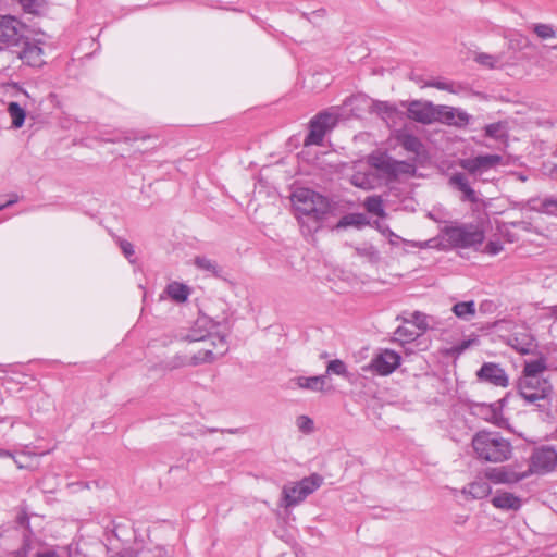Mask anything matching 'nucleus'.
<instances>
[{
	"mask_svg": "<svg viewBox=\"0 0 557 557\" xmlns=\"http://www.w3.org/2000/svg\"><path fill=\"white\" fill-rule=\"evenodd\" d=\"M472 447L479 460L504 462L511 458L512 445L499 432L480 431L472 437Z\"/></svg>",
	"mask_w": 557,
	"mask_h": 557,
	"instance_id": "1",
	"label": "nucleus"
},
{
	"mask_svg": "<svg viewBox=\"0 0 557 557\" xmlns=\"http://www.w3.org/2000/svg\"><path fill=\"white\" fill-rule=\"evenodd\" d=\"M293 200L296 210L307 219V222L313 223L312 228L319 230L330 211L327 198L309 188H301L293 194Z\"/></svg>",
	"mask_w": 557,
	"mask_h": 557,
	"instance_id": "2",
	"label": "nucleus"
},
{
	"mask_svg": "<svg viewBox=\"0 0 557 557\" xmlns=\"http://www.w3.org/2000/svg\"><path fill=\"white\" fill-rule=\"evenodd\" d=\"M445 239L455 248H476L484 242L482 227L473 223H456L442 230Z\"/></svg>",
	"mask_w": 557,
	"mask_h": 557,
	"instance_id": "3",
	"label": "nucleus"
},
{
	"mask_svg": "<svg viewBox=\"0 0 557 557\" xmlns=\"http://www.w3.org/2000/svg\"><path fill=\"white\" fill-rule=\"evenodd\" d=\"M519 395L530 405H535L544 410L549 405V397L553 394V385L548 379H519Z\"/></svg>",
	"mask_w": 557,
	"mask_h": 557,
	"instance_id": "4",
	"label": "nucleus"
},
{
	"mask_svg": "<svg viewBox=\"0 0 557 557\" xmlns=\"http://www.w3.org/2000/svg\"><path fill=\"white\" fill-rule=\"evenodd\" d=\"M323 482L319 474H311L302 480L286 484L282 491V500L285 507H294L305 500L310 494L317 491Z\"/></svg>",
	"mask_w": 557,
	"mask_h": 557,
	"instance_id": "5",
	"label": "nucleus"
},
{
	"mask_svg": "<svg viewBox=\"0 0 557 557\" xmlns=\"http://www.w3.org/2000/svg\"><path fill=\"white\" fill-rule=\"evenodd\" d=\"M211 344L214 348H201L196 354H194L190 358L182 359L180 362L175 363L174 367H181V366H199L202 363H212L218 358L223 357L227 350V342L225 336L223 335H215L211 336Z\"/></svg>",
	"mask_w": 557,
	"mask_h": 557,
	"instance_id": "6",
	"label": "nucleus"
},
{
	"mask_svg": "<svg viewBox=\"0 0 557 557\" xmlns=\"http://www.w3.org/2000/svg\"><path fill=\"white\" fill-rule=\"evenodd\" d=\"M557 467V451L553 446L543 445L535 447L530 456V462L525 472L531 474H546Z\"/></svg>",
	"mask_w": 557,
	"mask_h": 557,
	"instance_id": "7",
	"label": "nucleus"
},
{
	"mask_svg": "<svg viewBox=\"0 0 557 557\" xmlns=\"http://www.w3.org/2000/svg\"><path fill=\"white\" fill-rule=\"evenodd\" d=\"M25 35V26L14 16L0 15V48H18Z\"/></svg>",
	"mask_w": 557,
	"mask_h": 557,
	"instance_id": "8",
	"label": "nucleus"
},
{
	"mask_svg": "<svg viewBox=\"0 0 557 557\" xmlns=\"http://www.w3.org/2000/svg\"><path fill=\"white\" fill-rule=\"evenodd\" d=\"M336 124V117L327 112L315 115L309 124V133L305 138V146L321 145L326 132Z\"/></svg>",
	"mask_w": 557,
	"mask_h": 557,
	"instance_id": "9",
	"label": "nucleus"
},
{
	"mask_svg": "<svg viewBox=\"0 0 557 557\" xmlns=\"http://www.w3.org/2000/svg\"><path fill=\"white\" fill-rule=\"evenodd\" d=\"M503 158L499 154H483L474 158L459 160V166L466 170L474 177H481L491 169L502 163Z\"/></svg>",
	"mask_w": 557,
	"mask_h": 557,
	"instance_id": "10",
	"label": "nucleus"
},
{
	"mask_svg": "<svg viewBox=\"0 0 557 557\" xmlns=\"http://www.w3.org/2000/svg\"><path fill=\"white\" fill-rule=\"evenodd\" d=\"M400 360L399 354L385 349L371 360L370 368L380 375H388L399 367Z\"/></svg>",
	"mask_w": 557,
	"mask_h": 557,
	"instance_id": "11",
	"label": "nucleus"
},
{
	"mask_svg": "<svg viewBox=\"0 0 557 557\" xmlns=\"http://www.w3.org/2000/svg\"><path fill=\"white\" fill-rule=\"evenodd\" d=\"M12 52L29 66H40L44 64L41 47L32 42L25 35L21 46L18 48H14Z\"/></svg>",
	"mask_w": 557,
	"mask_h": 557,
	"instance_id": "12",
	"label": "nucleus"
},
{
	"mask_svg": "<svg viewBox=\"0 0 557 557\" xmlns=\"http://www.w3.org/2000/svg\"><path fill=\"white\" fill-rule=\"evenodd\" d=\"M486 476L496 484H513L528 478V472H525V470H517L516 468L508 466L490 469L486 472Z\"/></svg>",
	"mask_w": 557,
	"mask_h": 557,
	"instance_id": "13",
	"label": "nucleus"
},
{
	"mask_svg": "<svg viewBox=\"0 0 557 557\" xmlns=\"http://www.w3.org/2000/svg\"><path fill=\"white\" fill-rule=\"evenodd\" d=\"M471 116L463 110L448 107V106H437L436 110V121L457 127L466 126Z\"/></svg>",
	"mask_w": 557,
	"mask_h": 557,
	"instance_id": "14",
	"label": "nucleus"
},
{
	"mask_svg": "<svg viewBox=\"0 0 557 557\" xmlns=\"http://www.w3.org/2000/svg\"><path fill=\"white\" fill-rule=\"evenodd\" d=\"M476 376L480 381L488 382L495 386L506 387L508 385V376L497 363H484L478 371Z\"/></svg>",
	"mask_w": 557,
	"mask_h": 557,
	"instance_id": "15",
	"label": "nucleus"
},
{
	"mask_svg": "<svg viewBox=\"0 0 557 557\" xmlns=\"http://www.w3.org/2000/svg\"><path fill=\"white\" fill-rule=\"evenodd\" d=\"M437 106L431 102L412 101L408 107V116L422 124L436 121Z\"/></svg>",
	"mask_w": 557,
	"mask_h": 557,
	"instance_id": "16",
	"label": "nucleus"
},
{
	"mask_svg": "<svg viewBox=\"0 0 557 557\" xmlns=\"http://www.w3.org/2000/svg\"><path fill=\"white\" fill-rule=\"evenodd\" d=\"M212 322L207 318H200L196 321L195 326L184 336L182 339L189 343L201 342L206 343L211 339V336L219 335L218 333H211Z\"/></svg>",
	"mask_w": 557,
	"mask_h": 557,
	"instance_id": "17",
	"label": "nucleus"
},
{
	"mask_svg": "<svg viewBox=\"0 0 557 557\" xmlns=\"http://www.w3.org/2000/svg\"><path fill=\"white\" fill-rule=\"evenodd\" d=\"M449 185L462 193L461 200L475 203L479 201L475 190L470 186L467 176L461 173H455L449 177Z\"/></svg>",
	"mask_w": 557,
	"mask_h": 557,
	"instance_id": "18",
	"label": "nucleus"
},
{
	"mask_svg": "<svg viewBox=\"0 0 557 557\" xmlns=\"http://www.w3.org/2000/svg\"><path fill=\"white\" fill-rule=\"evenodd\" d=\"M369 161L374 169L385 175L388 180H395L397 160L385 153H380L371 156Z\"/></svg>",
	"mask_w": 557,
	"mask_h": 557,
	"instance_id": "19",
	"label": "nucleus"
},
{
	"mask_svg": "<svg viewBox=\"0 0 557 557\" xmlns=\"http://www.w3.org/2000/svg\"><path fill=\"white\" fill-rule=\"evenodd\" d=\"M293 382L302 389H308L311 392H329L332 389L331 386H327L326 375H314V376H298L293 380Z\"/></svg>",
	"mask_w": 557,
	"mask_h": 557,
	"instance_id": "20",
	"label": "nucleus"
},
{
	"mask_svg": "<svg viewBox=\"0 0 557 557\" xmlns=\"http://www.w3.org/2000/svg\"><path fill=\"white\" fill-rule=\"evenodd\" d=\"M394 139L396 140L397 145L401 146L406 151L416 156H419L421 149L423 148L421 140L406 129H397L394 133Z\"/></svg>",
	"mask_w": 557,
	"mask_h": 557,
	"instance_id": "21",
	"label": "nucleus"
},
{
	"mask_svg": "<svg viewBox=\"0 0 557 557\" xmlns=\"http://www.w3.org/2000/svg\"><path fill=\"white\" fill-rule=\"evenodd\" d=\"M528 205L532 211L557 216V197L531 198Z\"/></svg>",
	"mask_w": 557,
	"mask_h": 557,
	"instance_id": "22",
	"label": "nucleus"
},
{
	"mask_svg": "<svg viewBox=\"0 0 557 557\" xmlns=\"http://www.w3.org/2000/svg\"><path fill=\"white\" fill-rule=\"evenodd\" d=\"M492 505L503 510H518L521 507V499L509 492L497 493L492 498Z\"/></svg>",
	"mask_w": 557,
	"mask_h": 557,
	"instance_id": "23",
	"label": "nucleus"
},
{
	"mask_svg": "<svg viewBox=\"0 0 557 557\" xmlns=\"http://www.w3.org/2000/svg\"><path fill=\"white\" fill-rule=\"evenodd\" d=\"M462 493L469 495L473 499H482L491 493V485L485 480H476L468 484Z\"/></svg>",
	"mask_w": 557,
	"mask_h": 557,
	"instance_id": "24",
	"label": "nucleus"
},
{
	"mask_svg": "<svg viewBox=\"0 0 557 557\" xmlns=\"http://www.w3.org/2000/svg\"><path fill=\"white\" fill-rule=\"evenodd\" d=\"M165 293L172 300L181 304V302H185L188 299L190 289L185 284H182L178 282H172L166 286Z\"/></svg>",
	"mask_w": 557,
	"mask_h": 557,
	"instance_id": "25",
	"label": "nucleus"
},
{
	"mask_svg": "<svg viewBox=\"0 0 557 557\" xmlns=\"http://www.w3.org/2000/svg\"><path fill=\"white\" fill-rule=\"evenodd\" d=\"M194 264L202 270L212 273L215 277H222L223 269L214 261L203 256H197Z\"/></svg>",
	"mask_w": 557,
	"mask_h": 557,
	"instance_id": "26",
	"label": "nucleus"
},
{
	"mask_svg": "<svg viewBox=\"0 0 557 557\" xmlns=\"http://www.w3.org/2000/svg\"><path fill=\"white\" fill-rule=\"evenodd\" d=\"M451 311L457 318L468 321L475 314V302L473 300L457 302Z\"/></svg>",
	"mask_w": 557,
	"mask_h": 557,
	"instance_id": "27",
	"label": "nucleus"
},
{
	"mask_svg": "<svg viewBox=\"0 0 557 557\" xmlns=\"http://www.w3.org/2000/svg\"><path fill=\"white\" fill-rule=\"evenodd\" d=\"M545 370L546 364L543 360H534L527 362L520 379H531V376H537V379H545Z\"/></svg>",
	"mask_w": 557,
	"mask_h": 557,
	"instance_id": "28",
	"label": "nucleus"
},
{
	"mask_svg": "<svg viewBox=\"0 0 557 557\" xmlns=\"http://www.w3.org/2000/svg\"><path fill=\"white\" fill-rule=\"evenodd\" d=\"M372 111L383 120H392L397 113L396 107L387 101H374Z\"/></svg>",
	"mask_w": 557,
	"mask_h": 557,
	"instance_id": "29",
	"label": "nucleus"
},
{
	"mask_svg": "<svg viewBox=\"0 0 557 557\" xmlns=\"http://www.w3.org/2000/svg\"><path fill=\"white\" fill-rule=\"evenodd\" d=\"M8 112L12 119V126L14 128H21L25 122V110L17 102H10L8 106Z\"/></svg>",
	"mask_w": 557,
	"mask_h": 557,
	"instance_id": "30",
	"label": "nucleus"
},
{
	"mask_svg": "<svg viewBox=\"0 0 557 557\" xmlns=\"http://www.w3.org/2000/svg\"><path fill=\"white\" fill-rule=\"evenodd\" d=\"M368 224L367 216L363 213H349L344 215L337 224V227L356 226L361 227Z\"/></svg>",
	"mask_w": 557,
	"mask_h": 557,
	"instance_id": "31",
	"label": "nucleus"
},
{
	"mask_svg": "<svg viewBox=\"0 0 557 557\" xmlns=\"http://www.w3.org/2000/svg\"><path fill=\"white\" fill-rule=\"evenodd\" d=\"M330 374H335L346 379L349 376L347 366L341 359H334L327 363L326 371L323 375H326L327 379Z\"/></svg>",
	"mask_w": 557,
	"mask_h": 557,
	"instance_id": "32",
	"label": "nucleus"
},
{
	"mask_svg": "<svg viewBox=\"0 0 557 557\" xmlns=\"http://www.w3.org/2000/svg\"><path fill=\"white\" fill-rule=\"evenodd\" d=\"M364 208L369 213L383 218L385 215L383 201L380 196H370L364 201Z\"/></svg>",
	"mask_w": 557,
	"mask_h": 557,
	"instance_id": "33",
	"label": "nucleus"
},
{
	"mask_svg": "<svg viewBox=\"0 0 557 557\" xmlns=\"http://www.w3.org/2000/svg\"><path fill=\"white\" fill-rule=\"evenodd\" d=\"M532 29L534 34L542 40H549L556 38V30L550 24H533Z\"/></svg>",
	"mask_w": 557,
	"mask_h": 557,
	"instance_id": "34",
	"label": "nucleus"
},
{
	"mask_svg": "<svg viewBox=\"0 0 557 557\" xmlns=\"http://www.w3.org/2000/svg\"><path fill=\"white\" fill-rule=\"evenodd\" d=\"M475 61L488 69H497L503 65L502 57L500 55H493L488 53H479L475 57Z\"/></svg>",
	"mask_w": 557,
	"mask_h": 557,
	"instance_id": "35",
	"label": "nucleus"
},
{
	"mask_svg": "<svg viewBox=\"0 0 557 557\" xmlns=\"http://www.w3.org/2000/svg\"><path fill=\"white\" fill-rule=\"evenodd\" d=\"M420 334L407 326H398L394 332V341L400 343L413 342Z\"/></svg>",
	"mask_w": 557,
	"mask_h": 557,
	"instance_id": "36",
	"label": "nucleus"
},
{
	"mask_svg": "<svg viewBox=\"0 0 557 557\" xmlns=\"http://www.w3.org/2000/svg\"><path fill=\"white\" fill-rule=\"evenodd\" d=\"M23 10L30 14H38L46 5L45 0H17Z\"/></svg>",
	"mask_w": 557,
	"mask_h": 557,
	"instance_id": "37",
	"label": "nucleus"
},
{
	"mask_svg": "<svg viewBox=\"0 0 557 557\" xmlns=\"http://www.w3.org/2000/svg\"><path fill=\"white\" fill-rule=\"evenodd\" d=\"M429 319H431V317L426 315L425 313L421 311H414L411 314V320H404V322H412L420 331L424 332L429 327Z\"/></svg>",
	"mask_w": 557,
	"mask_h": 557,
	"instance_id": "38",
	"label": "nucleus"
},
{
	"mask_svg": "<svg viewBox=\"0 0 557 557\" xmlns=\"http://www.w3.org/2000/svg\"><path fill=\"white\" fill-rule=\"evenodd\" d=\"M416 170L417 169H416V165L413 162L397 160V166H396V171H395V180H397L398 176L401 174L413 175L416 173Z\"/></svg>",
	"mask_w": 557,
	"mask_h": 557,
	"instance_id": "39",
	"label": "nucleus"
},
{
	"mask_svg": "<svg viewBox=\"0 0 557 557\" xmlns=\"http://www.w3.org/2000/svg\"><path fill=\"white\" fill-rule=\"evenodd\" d=\"M297 428L299 431L306 434H310L314 430V423L308 416H299L296 420Z\"/></svg>",
	"mask_w": 557,
	"mask_h": 557,
	"instance_id": "40",
	"label": "nucleus"
},
{
	"mask_svg": "<svg viewBox=\"0 0 557 557\" xmlns=\"http://www.w3.org/2000/svg\"><path fill=\"white\" fill-rule=\"evenodd\" d=\"M504 126L502 123H491L484 127L485 136L494 139L502 138L504 136Z\"/></svg>",
	"mask_w": 557,
	"mask_h": 557,
	"instance_id": "41",
	"label": "nucleus"
},
{
	"mask_svg": "<svg viewBox=\"0 0 557 557\" xmlns=\"http://www.w3.org/2000/svg\"><path fill=\"white\" fill-rule=\"evenodd\" d=\"M424 86L435 87L440 90H447L450 92H456V90L454 89V84L445 82V81L433 79V81L426 82L424 84Z\"/></svg>",
	"mask_w": 557,
	"mask_h": 557,
	"instance_id": "42",
	"label": "nucleus"
},
{
	"mask_svg": "<svg viewBox=\"0 0 557 557\" xmlns=\"http://www.w3.org/2000/svg\"><path fill=\"white\" fill-rule=\"evenodd\" d=\"M119 246H120L123 255L125 256V258L128 259L129 262H134V260L132 259L135 255V249H134L133 244L125 239H120Z\"/></svg>",
	"mask_w": 557,
	"mask_h": 557,
	"instance_id": "43",
	"label": "nucleus"
},
{
	"mask_svg": "<svg viewBox=\"0 0 557 557\" xmlns=\"http://www.w3.org/2000/svg\"><path fill=\"white\" fill-rule=\"evenodd\" d=\"M503 244L500 240H490L484 248V252L490 256H496L503 250Z\"/></svg>",
	"mask_w": 557,
	"mask_h": 557,
	"instance_id": "44",
	"label": "nucleus"
},
{
	"mask_svg": "<svg viewBox=\"0 0 557 557\" xmlns=\"http://www.w3.org/2000/svg\"><path fill=\"white\" fill-rule=\"evenodd\" d=\"M472 344V341L470 339H467V341H462L461 343L453 346L450 349H449V352L451 355H460L462 354L466 349H468L470 347V345Z\"/></svg>",
	"mask_w": 557,
	"mask_h": 557,
	"instance_id": "45",
	"label": "nucleus"
},
{
	"mask_svg": "<svg viewBox=\"0 0 557 557\" xmlns=\"http://www.w3.org/2000/svg\"><path fill=\"white\" fill-rule=\"evenodd\" d=\"M544 172L553 178H557V163L556 164H544Z\"/></svg>",
	"mask_w": 557,
	"mask_h": 557,
	"instance_id": "46",
	"label": "nucleus"
},
{
	"mask_svg": "<svg viewBox=\"0 0 557 557\" xmlns=\"http://www.w3.org/2000/svg\"><path fill=\"white\" fill-rule=\"evenodd\" d=\"M18 199H20V197L16 194L10 195V199L7 202L0 205V211L13 206L14 203H16L18 201Z\"/></svg>",
	"mask_w": 557,
	"mask_h": 557,
	"instance_id": "47",
	"label": "nucleus"
},
{
	"mask_svg": "<svg viewBox=\"0 0 557 557\" xmlns=\"http://www.w3.org/2000/svg\"><path fill=\"white\" fill-rule=\"evenodd\" d=\"M513 347L522 355H527L532 350V343L523 344L522 347H518V345H513Z\"/></svg>",
	"mask_w": 557,
	"mask_h": 557,
	"instance_id": "48",
	"label": "nucleus"
},
{
	"mask_svg": "<svg viewBox=\"0 0 557 557\" xmlns=\"http://www.w3.org/2000/svg\"><path fill=\"white\" fill-rule=\"evenodd\" d=\"M136 139H137V137H135V136L125 135L123 137H120V136L114 137V138L110 139V141L117 143V141H121V140L129 141V140H136Z\"/></svg>",
	"mask_w": 557,
	"mask_h": 557,
	"instance_id": "49",
	"label": "nucleus"
},
{
	"mask_svg": "<svg viewBox=\"0 0 557 557\" xmlns=\"http://www.w3.org/2000/svg\"><path fill=\"white\" fill-rule=\"evenodd\" d=\"M36 557H59L54 550H46L37 553Z\"/></svg>",
	"mask_w": 557,
	"mask_h": 557,
	"instance_id": "50",
	"label": "nucleus"
},
{
	"mask_svg": "<svg viewBox=\"0 0 557 557\" xmlns=\"http://www.w3.org/2000/svg\"><path fill=\"white\" fill-rule=\"evenodd\" d=\"M358 180H359V177H358V176H354V178H352V183H354L356 186H359V187L366 188L364 183H363V182H362V183H360Z\"/></svg>",
	"mask_w": 557,
	"mask_h": 557,
	"instance_id": "51",
	"label": "nucleus"
},
{
	"mask_svg": "<svg viewBox=\"0 0 557 557\" xmlns=\"http://www.w3.org/2000/svg\"><path fill=\"white\" fill-rule=\"evenodd\" d=\"M0 457H12V454L9 450L0 449Z\"/></svg>",
	"mask_w": 557,
	"mask_h": 557,
	"instance_id": "52",
	"label": "nucleus"
},
{
	"mask_svg": "<svg viewBox=\"0 0 557 557\" xmlns=\"http://www.w3.org/2000/svg\"><path fill=\"white\" fill-rule=\"evenodd\" d=\"M203 348H214L211 344V341L208 339L206 343H203Z\"/></svg>",
	"mask_w": 557,
	"mask_h": 557,
	"instance_id": "53",
	"label": "nucleus"
},
{
	"mask_svg": "<svg viewBox=\"0 0 557 557\" xmlns=\"http://www.w3.org/2000/svg\"><path fill=\"white\" fill-rule=\"evenodd\" d=\"M221 432H227V433H231V434H235L238 432L237 429H228V430H221Z\"/></svg>",
	"mask_w": 557,
	"mask_h": 557,
	"instance_id": "54",
	"label": "nucleus"
},
{
	"mask_svg": "<svg viewBox=\"0 0 557 557\" xmlns=\"http://www.w3.org/2000/svg\"><path fill=\"white\" fill-rule=\"evenodd\" d=\"M410 78L413 81L420 82V79L418 77H416L413 74L410 76Z\"/></svg>",
	"mask_w": 557,
	"mask_h": 557,
	"instance_id": "55",
	"label": "nucleus"
},
{
	"mask_svg": "<svg viewBox=\"0 0 557 557\" xmlns=\"http://www.w3.org/2000/svg\"><path fill=\"white\" fill-rule=\"evenodd\" d=\"M552 48H553V49H557V44H556V45H554V46H552Z\"/></svg>",
	"mask_w": 557,
	"mask_h": 557,
	"instance_id": "56",
	"label": "nucleus"
},
{
	"mask_svg": "<svg viewBox=\"0 0 557 557\" xmlns=\"http://www.w3.org/2000/svg\"><path fill=\"white\" fill-rule=\"evenodd\" d=\"M554 156L557 158V148H556V151H555Z\"/></svg>",
	"mask_w": 557,
	"mask_h": 557,
	"instance_id": "57",
	"label": "nucleus"
}]
</instances>
